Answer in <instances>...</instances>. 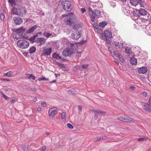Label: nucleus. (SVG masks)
Segmentation results:
<instances>
[{"mask_svg":"<svg viewBox=\"0 0 151 151\" xmlns=\"http://www.w3.org/2000/svg\"><path fill=\"white\" fill-rule=\"evenodd\" d=\"M73 14L74 13H68L62 15L63 17H65L64 22L66 24L70 26L74 23Z\"/></svg>","mask_w":151,"mask_h":151,"instance_id":"1","label":"nucleus"},{"mask_svg":"<svg viewBox=\"0 0 151 151\" xmlns=\"http://www.w3.org/2000/svg\"><path fill=\"white\" fill-rule=\"evenodd\" d=\"M88 11L91 16V21L93 22L95 21L96 18H98L101 16V13L99 11L95 9L93 11L90 7L88 8Z\"/></svg>","mask_w":151,"mask_h":151,"instance_id":"2","label":"nucleus"},{"mask_svg":"<svg viewBox=\"0 0 151 151\" xmlns=\"http://www.w3.org/2000/svg\"><path fill=\"white\" fill-rule=\"evenodd\" d=\"M149 17V16H147V17H146L145 19L143 18H138L136 21L137 24L139 26H141L142 28L144 29L145 27L149 24L148 21Z\"/></svg>","mask_w":151,"mask_h":151,"instance_id":"3","label":"nucleus"},{"mask_svg":"<svg viewBox=\"0 0 151 151\" xmlns=\"http://www.w3.org/2000/svg\"><path fill=\"white\" fill-rule=\"evenodd\" d=\"M17 44L18 46L22 49H26L28 47L29 45V42L25 40H20L17 42Z\"/></svg>","mask_w":151,"mask_h":151,"instance_id":"4","label":"nucleus"},{"mask_svg":"<svg viewBox=\"0 0 151 151\" xmlns=\"http://www.w3.org/2000/svg\"><path fill=\"white\" fill-rule=\"evenodd\" d=\"M62 6L64 10L67 12L70 11L72 8L71 2L68 0L63 1Z\"/></svg>","mask_w":151,"mask_h":151,"instance_id":"5","label":"nucleus"},{"mask_svg":"<svg viewBox=\"0 0 151 151\" xmlns=\"http://www.w3.org/2000/svg\"><path fill=\"white\" fill-rule=\"evenodd\" d=\"M73 32L71 34V37L74 40H77L80 37V35L78 30L73 27L72 29Z\"/></svg>","mask_w":151,"mask_h":151,"instance_id":"6","label":"nucleus"},{"mask_svg":"<svg viewBox=\"0 0 151 151\" xmlns=\"http://www.w3.org/2000/svg\"><path fill=\"white\" fill-rule=\"evenodd\" d=\"M56 107L51 108L49 109L48 111V114L49 118L50 119H52L53 117L58 113V112L56 110Z\"/></svg>","mask_w":151,"mask_h":151,"instance_id":"7","label":"nucleus"},{"mask_svg":"<svg viewBox=\"0 0 151 151\" xmlns=\"http://www.w3.org/2000/svg\"><path fill=\"white\" fill-rule=\"evenodd\" d=\"M52 50L51 48L50 47L44 48L42 50V55L46 56L50 55L51 53Z\"/></svg>","mask_w":151,"mask_h":151,"instance_id":"8","label":"nucleus"},{"mask_svg":"<svg viewBox=\"0 0 151 151\" xmlns=\"http://www.w3.org/2000/svg\"><path fill=\"white\" fill-rule=\"evenodd\" d=\"M46 41V40L44 38H38L36 40V42L38 44V46H42L44 45Z\"/></svg>","mask_w":151,"mask_h":151,"instance_id":"9","label":"nucleus"},{"mask_svg":"<svg viewBox=\"0 0 151 151\" xmlns=\"http://www.w3.org/2000/svg\"><path fill=\"white\" fill-rule=\"evenodd\" d=\"M73 52L72 50L66 48L63 50L62 52L63 55L65 56H68L71 55Z\"/></svg>","mask_w":151,"mask_h":151,"instance_id":"10","label":"nucleus"},{"mask_svg":"<svg viewBox=\"0 0 151 151\" xmlns=\"http://www.w3.org/2000/svg\"><path fill=\"white\" fill-rule=\"evenodd\" d=\"M144 30L147 35H151V25L148 24L144 28Z\"/></svg>","mask_w":151,"mask_h":151,"instance_id":"11","label":"nucleus"},{"mask_svg":"<svg viewBox=\"0 0 151 151\" xmlns=\"http://www.w3.org/2000/svg\"><path fill=\"white\" fill-rule=\"evenodd\" d=\"M13 20L16 25H19L21 24L23 20L22 19L19 17H14L13 18Z\"/></svg>","mask_w":151,"mask_h":151,"instance_id":"12","label":"nucleus"},{"mask_svg":"<svg viewBox=\"0 0 151 151\" xmlns=\"http://www.w3.org/2000/svg\"><path fill=\"white\" fill-rule=\"evenodd\" d=\"M102 37L103 38H110L112 37L111 33L108 30H105L104 32V35H102Z\"/></svg>","mask_w":151,"mask_h":151,"instance_id":"13","label":"nucleus"},{"mask_svg":"<svg viewBox=\"0 0 151 151\" xmlns=\"http://www.w3.org/2000/svg\"><path fill=\"white\" fill-rule=\"evenodd\" d=\"M108 50L110 52L111 56L113 57H119V54L117 53L114 51L113 47L110 46H108Z\"/></svg>","mask_w":151,"mask_h":151,"instance_id":"14","label":"nucleus"},{"mask_svg":"<svg viewBox=\"0 0 151 151\" xmlns=\"http://www.w3.org/2000/svg\"><path fill=\"white\" fill-rule=\"evenodd\" d=\"M67 45L68 49L70 50H75L76 48V44L73 43H71L69 42H66Z\"/></svg>","mask_w":151,"mask_h":151,"instance_id":"15","label":"nucleus"},{"mask_svg":"<svg viewBox=\"0 0 151 151\" xmlns=\"http://www.w3.org/2000/svg\"><path fill=\"white\" fill-rule=\"evenodd\" d=\"M150 105V104L145 103H143L142 104L143 108L144 109L147 111L151 112V106Z\"/></svg>","mask_w":151,"mask_h":151,"instance_id":"16","label":"nucleus"},{"mask_svg":"<svg viewBox=\"0 0 151 151\" xmlns=\"http://www.w3.org/2000/svg\"><path fill=\"white\" fill-rule=\"evenodd\" d=\"M43 35L45 37H46L47 38L49 37H55L56 36V35L53 32H51L50 33L48 32H44L43 33Z\"/></svg>","mask_w":151,"mask_h":151,"instance_id":"17","label":"nucleus"},{"mask_svg":"<svg viewBox=\"0 0 151 151\" xmlns=\"http://www.w3.org/2000/svg\"><path fill=\"white\" fill-rule=\"evenodd\" d=\"M135 120L133 118L128 116H123V121L122 122H134Z\"/></svg>","mask_w":151,"mask_h":151,"instance_id":"18","label":"nucleus"},{"mask_svg":"<svg viewBox=\"0 0 151 151\" xmlns=\"http://www.w3.org/2000/svg\"><path fill=\"white\" fill-rule=\"evenodd\" d=\"M19 12L20 13L19 15H22L23 16L26 13V11L24 7L22 6H19Z\"/></svg>","mask_w":151,"mask_h":151,"instance_id":"19","label":"nucleus"},{"mask_svg":"<svg viewBox=\"0 0 151 151\" xmlns=\"http://www.w3.org/2000/svg\"><path fill=\"white\" fill-rule=\"evenodd\" d=\"M147 71V68L145 67H142L138 69V72L140 73L144 74L146 73Z\"/></svg>","mask_w":151,"mask_h":151,"instance_id":"20","label":"nucleus"},{"mask_svg":"<svg viewBox=\"0 0 151 151\" xmlns=\"http://www.w3.org/2000/svg\"><path fill=\"white\" fill-rule=\"evenodd\" d=\"M113 44L117 48H118L121 49L123 48V44L122 43H120L119 42H114L113 43Z\"/></svg>","mask_w":151,"mask_h":151,"instance_id":"21","label":"nucleus"},{"mask_svg":"<svg viewBox=\"0 0 151 151\" xmlns=\"http://www.w3.org/2000/svg\"><path fill=\"white\" fill-rule=\"evenodd\" d=\"M37 26L36 25H34L30 28L29 29L26 31L27 34H29L35 30L36 29Z\"/></svg>","mask_w":151,"mask_h":151,"instance_id":"22","label":"nucleus"},{"mask_svg":"<svg viewBox=\"0 0 151 151\" xmlns=\"http://www.w3.org/2000/svg\"><path fill=\"white\" fill-rule=\"evenodd\" d=\"M19 8L17 9L16 8L13 7L11 10V13L17 15H19L20 13L19 12Z\"/></svg>","mask_w":151,"mask_h":151,"instance_id":"23","label":"nucleus"},{"mask_svg":"<svg viewBox=\"0 0 151 151\" xmlns=\"http://www.w3.org/2000/svg\"><path fill=\"white\" fill-rule=\"evenodd\" d=\"M139 15L142 16L146 15L149 16V14H147V12L145 9H140L139 10Z\"/></svg>","mask_w":151,"mask_h":151,"instance_id":"24","label":"nucleus"},{"mask_svg":"<svg viewBox=\"0 0 151 151\" xmlns=\"http://www.w3.org/2000/svg\"><path fill=\"white\" fill-rule=\"evenodd\" d=\"M130 62L132 65H135L137 63V60L136 58L134 57H132L131 58L130 60Z\"/></svg>","mask_w":151,"mask_h":151,"instance_id":"25","label":"nucleus"},{"mask_svg":"<svg viewBox=\"0 0 151 151\" xmlns=\"http://www.w3.org/2000/svg\"><path fill=\"white\" fill-rule=\"evenodd\" d=\"M122 11L124 14L127 16L130 15L131 13V11L130 12L129 9L124 8H122Z\"/></svg>","mask_w":151,"mask_h":151,"instance_id":"26","label":"nucleus"},{"mask_svg":"<svg viewBox=\"0 0 151 151\" xmlns=\"http://www.w3.org/2000/svg\"><path fill=\"white\" fill-rule=\"evenodd\" d=\"M139 10L134 9L132 11H131V13H132L134 16L137 17H138L139 15Z\"/></svg>","mask_w":151,"mask_h":151,"instance_id":"27","label":"nucleus"},{"mask_svg":"<svg viewBox=\"0 0 151 151\" xmlns=\"http://www.w3.org/2000/svg\"><path fill=\"white\" fill-rule=\"evenodd\" d=\"M24 31V29L23 27H21L19 29H18L16 31V33L17 34V35H22L23 34V32Z\"/></svg>","mask_w":151,"mask_h":151,"instance_id":"28","label":"nucleus"},{"mask_svg":"<svg viewBox=\"0 0 151 151\" xmlns=\"http://www.w3.org/2000/svg\"><path fill=\"white\" fill-rule=\"evenodd\" d=\"M141 2L138 0H130V3L133 6H137L139 3Z\"/></svg>","mask_w":151,"mask_h":151,"instance_id":"29","label":"nucleus"},{"mask_svg":"<svg viewBox=\"0 0 151 151\" xmlns=\"http://www.w3.org/2000/svg\"><path fill=\"white\" fill-rule=\"evenodd\" d=\"M92 112H93L95 113L94 119L97 120L98 117V114H99L98 110H92Z\"/></svg>","mask_w":151,"mask_h":151,"instance_id":"30","label":"nucleus"},{"mask_svg":"<svg viewBox=\"0 0 151 151\" xmlns=\"http://www.w3.org/2000/svg\"><path fill=\"white\" fill-rule=\"evenodd\" d=\"M106 137L105 136L100 137H99L95 138L94 139V142H97L99 141L105 139Z\"/></svg>","mask_w":151,"mask_h":151,"instance_id":"31","label":"nucleus"},{"mask_svg":"<svg viewBox=\"0 0 151 151\" xmlns=\"http://www.w3.org/2000/svg\"><path fill=\"white\" fill-rule=\"evenodd\" d=\"M13 74V73L11 71L7 72V73H4V75L5 76L8 77H10L12 76Z\"/></svg>","mask_w":151,"mask_h":151,"instance_id":"32","label":"nucleus"},{"mask_svg":"<svg viewBox=\"0 0 151 151\" xmlns=\"http://www.w3.org/2000/svg\"><path fill=\"white\" fill-rule=\"evenodd\" d=\"M38 36V35L36 34L35 35L33 36L32 37H31L30 39L29 40L31 41L32 42H36V40H35L36 37Z\"/></svg>","mask_w":151,"mask_h":151,"instance_id":"33","label":"nucleus"},{"mask_svg":"<svg viewBox=\"0 0 151 151\" xmlns=\"http://www.w3.org/2000/svg\"><path fill=\"white\" fill-rule=\"evenodd\" d=\"M125 52L126 53L129 54L131 52L130 48L127 47H125Z\"/></svg>","mask_w":151,"mask_h":151,"instance_id":"34","label":"nucleus"},{"mask_svg":"<svg viewBox=\"0 0 151 151\" xmlns=\"http://www.w3.org/2000/svg\"><path fill=\"white\" fill-rule=\"evenodd\" d=\"M36 50V48L34 47H32L31 48H30L29 50V53H32L35 52Z\"/></svg>","mask_w":151,"mask_h":151,"instance_id":"35","label":"nucleus"},{"mask_svg":"<svg viewBox=\"0 0 151 151\" xmlns=\"http://www.w3.org/2000/svg\"><path fill=\"white\" fill-rule=\"evenodd\" d=\"M107 24V23L106 22H103L99 23V26L101 27L104 28Z\"/></svg>","mask_w":151,"mask_h":151,"instance_id":"36","label":"nucleus"},{"mask_svg":"<svg viewBox=\"0 0 151 151\" xmlns=\"http://www.w3.org/2000/svg\"><path fill=\"white\" fill-rule=\"evenodd\" d=\"M9 2L12 4V6L15 5L16 3L15 0H9Z\"/></svg>","mask_w":151,"mask_h":151,"instance_id":"37","label":"nucleus"},{"mask_svg":"<svg viewBox=\"0 0 151 151\" xmlns=\"http://www.w3.org/2000/svg\"><path fill=\"white\" fill-rule=\"evenodd\" d=\"M2 94V95L3 96V97L6 99V100H8L9 99V98L8 97V96H6V95H5L1 91L0 92Z\"/></svg>","mask_w":151,"mask_h":151,"instance_id":"38","label":"nucleus"},{"mask_svg":"<svg viewBox=\"0 0 151 151\" xmlns=\"http://www.w3.org/2000/svg\"><path fill=\"white\" fill-rule=\"evenodd\" d=\"M99 113L102 115H104L106 114V112L104 111L101 110H98Z\"/></svg>","mask_w":151,"mask_h":151,"instance_id":"39","label":"nucleus"},{"mask_svg":"<svg viewBox=\"0 0 151 151\" xmlns=\"http://www.w3.org/2000/svg\"><path fill=\"white\" fill-rule=\"evenodd\" d=\"M58 55L55 52H54L52 54V57L55 59H57Z\"/></svg>","mask_w":151,"mask_h":151,"instance_id":"40","label":"nucleus"},{"mask_svg":"<svg viewBox=\"0 0 151 151\" xmlns=\"http://www.w3.org/2000/svg\"><path fill=\"white\" fill-rule=\"evenodd\" d=\"M27 90L28 91H32L34 92H36L37 91V90L36 88H28L27 89Z\"/></svg>","mask_w":151,"mask_h":151,"instance_id":"41","label":"nucleus"},{"mask_svg":"<svg viewBox=\"0 0 151 151\" xmlns=\"http://www.w3.org/2000/svg\"><path fill=\"white\" fill-rule=\"evenodd\" d=\"M116 57L117 58H119V59L122 62H124V59L123 58V57L122 55H120L119 54V57Z\"/></svg>","mask_w":151,"mask_h":151,"instance_id":"42","label":"nucleus"},{"mask_svg":"<svg viewBox=\"0 0 151 151\" xmlns=\"http://www.w3.org/2000/svg\"><path fill=\"white\" fill-rule=\"evenodd\" d=\"M28 75L29 76L28 77V78L29 79H30L31 78H32V79L33 80H35V76H33V75H32V74H30V75L28 74Z\"/></svg>","mask_w":151,"mask_h":151,"instance_id":"43","label":"nucleus"},{"mask_svg":"<svg viewBox=\"0 0 151 151\" xmlns=\"http://www.w3.org/2000/svg\"><path fill=\"white\" fill-rule=\"evenodd\" d=\"M88 64L83 65L82 66V68L83 69H86L88 68Z\"/></svg>","mask_w":151,"mask_h":151,"instance_id":"44","label":"nucleus"},{"mask_svg":"<svg viewBox=\"0 0 151 151\" xmlns=\"http://www.w3.org/2000/svg\"><path fill=\"white\" fill-rule=\"evenodd\" d=\"M38 80L40 81L42 80L48 81V79L46 78L45 77H44L42 78H39Z\"/></svg>","mask_w":151,"mask_h":151,"instance_id":"45","label":"nucleus"},{"mask_svg":"<svg viewBox=\"0 0 151 151\" xmlns=\"http://www.w3.org/2000/svg\"><path fill=\"white\" fill-rule=\"evenodd\" d=\"M147 139L146 137H144L143 138H139L138 139V140L139 141H141L144 140H146Z\"/></svg>","mask_w":151,"mask_h":151,"instance_id":"46","label":"nucleus"},{"mask_svg":"<svg viewBox=\"0 0 151 151\" xmlns=\"http://www.w3.org/2000/svg\"><path fill=\"white\" fill-rule=\"evenodd\" d=\"M17 101L16 100V98L15 97H13L12 98V100L11 101V103L12 104L14 103Z\"/></svg>","mask_w":151,"mask_h":151,"instance_id":"47","label":"nucleus"},{"mask_svg":"<svg viewBox=\"0 0 151 151\" xmlns=\"http://www.w3.org/2000/svg\"><path fill=\"white\" fill-rule=\"evenodd\" d=\"M67 126L68 127L71 129H73V126L69 123H68L67 124Z\"/></svg>","mask_w":151,"mask_h":151,"instance_id":"48","label":"nucleus"},{"mask_svg":"<svg viewBox=\"0 0 151 151\" xmlns=\"http://www.w3.org/2000/svg\"><path fill=\"white\" fill-rule=\"evenodd\" d=\"M0 17L2 20H3L4 18V15L3 13L1 14L0 15Z\"/></svg>","mask_w":151,"mask_h":151,"instance_id":"49","label":"nucleus"},{"mask_svg":"<svg viewBox=\"0 0 151 151\" xmlns=\"http://www.w3.org/2000/svg\"><path fill=\"white\" fill-rule=\"evenodd\" d=\"M29 149V148L28 146H25L24 151H30Z\"/></svg>","mask_w":151,"mask_h":151,"instance_id":"50","label":"nucleus"},{"mask_svg":"<svg viewBox=\"0 0 151 151\" xmlns=\"http://www.w3.org/2000/svg\"><path fill=\"white\" fill-rule=\"evenodd\" d=\"M65 114H66L65 112H63L62 113V115L61 116V118L62 119H63L65 117Z\"/></svg>","mask_w":151,"mask_h":151,"instance_id":"51","label":"nucleus"},{"mask_svg":"<svg viewBox=\"0 0 151 151\" xmlns=\"http://www.w3.org/2000/svg\"><path fill=\"white\" fill-rule=\"evenodd\" d=\"M110 5H111V6L113 7H115L116 5V4L114 3L113 2H110Z\"/></svg>","mask_w":151,"mask_h":151,"instance_id":"52","label":"nucleus"},{"mask_svg":"<svg viewBox=\"0 0 151 151\" xmlns=\"http://www.w3.org/2000/svg\"><path fill=\"white\" fill-rule=\"evenodd\" d=\"M118 120L122 121H123V116H120L117 118Z\"/></svg>","mask_w":151,"mask_h":151,"instance_id":"53","label":"nucleus"},{"mask_svg":"<svg viewBox=\"0 0 151 151\" xmlns=\"http://www.w3.org/2000/svg\"><path fill=\"white\" fill-rule=\"evenodd\" d=\"M142 94L144 97H146L147 96V93L146 92H143L142 93Z\"/></svg>","mask_w":151,"mask_h":151,"instance_id":"54","label":"nucleus"},{"mask_svg":"<svg viewBox=\"0 0 151 151\" xmlns=\"http://www.w3.org/2000/svg\"><path fill=\"white\" fill-rule=\"evenodd\" d=\"M41 104L44 107H45L46 106V103L45 102H42L41 103Z\"/></svg>","mask_w":151,"mask_h":151,"instance_id":"55","label":"nucleus"},{"mask_svg":"<svg viewBox=\"0 0 151 151\" xmlns=\"http://www.w3.org/2000/svg\"><path fill=\"white\" fill-rule=\"evenodd\" d=\"M1 80L2 81H10L9 79L6 78H1Z\"/></svg>","mask_w":151,"mask_h":151,"instance_id":"56","label":"nucleus"},{"mask_svg":"<svg viewBox=\"0 0 151 151\" xmlns=\"http://www.w3.org/2000/svg\"><path fill=\"white\" fill-rule=\"evenodd\" d=\"M98 32L100 34H101L103 32L102 30L101 29H99L98 30Z\"/></svg>","mask_w":151,"mask_h":151,"instance_id":"57","label":"nucleus"},{"mask_svg":"<svg viewBox=\"0 0 151 151\" xmlns=\"http://www.w3.org/2000/svg\"><path fill=\"white\" fill-rule=\"evenodd\" d=\"M81 10L83 13H84L86 11V9L84 8H81Z\"/></svg>","mask_w":151,"mask_h":151,"instance_id":"58","label":"nucleus"},{"mask_svg":"<svg viewBox=\"0 0 151 151\" xmlns=\"http://www.w3.org/2000/svg\"><path fill=\"white\" fill-rule=\"evenodd\" d=\"M46 150V147L45 146H43L42 147L41 150L42 151H45Z\"/></svg>","mask_w":151,"mask_h":151,"instance_id":"59","label":"nucleus"},{"mask_svg":"<svg viewBox=\"0 0 151 151\" xmlns=\"http://www.w3.org/2000/svg\"><path fill=\"white\" fill-rule=\"evenodd\" d=\"M148 80L151 82V76H149L148 77Z\"/></svg>","mask_w":151,"mask_h":151,"instance_id":"60","label":"nucleus"},{"mask_svg":"<svg viewBox=\"0 0 151 151\" xmlns=\"http://www.w3.org/2000/svg\"><path fill=\"white\" fill-rule=\"evenodd\" d=\"M147 104H151V96L150 98L149 101Z\"/></svg>","mask_w":151,"mask_h":151,"instance_id":"61","label":"nucleus"},{"mask_svg":"<svg viewBox=\"0 0 151 151\" xmlns=\"http://www.w3.org/2000/svg\"><path fill=\"white\" fill-rule=\"evenodd\" d=\"M106 40L107 41V43L109 44H111V42H110V40H109L107 39V38H106Z\"/></svg>","mask_w":151,"mask_h":151,"instance_id":"62","label":"nucleus"},{"mask_svg":"<svg viewBox=\"0 0 151 151\" xmlns=\"http://www.w3.org/2000/svg\"><path fill=\"white\" fill-rule=\"evenodd\" d=\"M78 108L80 110H81L82 108L81 106L79 105L78 106Z\"/></svg>","mask_w":151,"mask_h":151,"instance_id":"63","label":"nucleus"},{"mask_svg":"<svg viewBox=\"0 0 151 151\" xmlns=\"http://www.w3.org/2000/svg\"><path fill=\"white\" fill-rule=\"evenodd\" d=\"M148 21H149V23L150 22V23L151 24V17H150V18H149V19H148Z\"/></svg>","mask_w":151,"mask_h":151,"instance_id":"64","label":"nucleus"}]
</instances>
